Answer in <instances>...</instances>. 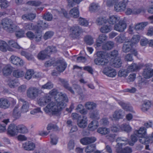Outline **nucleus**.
Listing matches in <instances>:
<instances>
[{
  "label": "nucleus",
  "mask_w": 153,
  "mask_h": 153,
  "mask_svg": "<svg viewBox=\"0 0 153 153\" xmlns=\"http://www.w3.org/2000/svg\"><path fill=\"white\" fill-rule=\"evenodd\" d=\"M122 61L119 57L114 59V66L115 67L118 68L121 66Z\"/></svg>",
  "instance_id": "4d7b16f0"
},
{
  "label": "nucleus",
  "mask_w": 153,
  "mask_h": 153,
  "mask_svg": "<svg viewBox=\"0 0 153 153\" xmlns=\"http://www.w3.org/2000/svg\"><path fill=\"white\" fill-rule=\"evenodd\" d=\"M10 60L11 62L15 65H19L22 66L24 64V62L22 59L14 55H12L11 56Z\"/></svg>",
  "instance_id": "f8f14e48"
},
{
  "label": "nucleus",
  "mask_w": 153,
  "mask_h": 153,
  "mask_svg": "<svg viewBox=\"0 0 153 153\" xmlns=\"http://www.w3.org/2000/svg\"><path fill=\"white\" fill-rule=\"evenodd\" d=\"M148 24L147 22H142L136 25L134 27L136 30H142Z\"/></svg>",
  "instance_id": "a18cd8bd"
},
{
  "label": "nucleus",
  "mask_w": 153,
  "mask_h": 153,
  "mask_svg": "<svg viewBox=\"0 0 153 153\" xmlns=\"http://www.w3.org/2000/svg\"><path fill=\"white\" fill-rule=\"evenodd\" d=\"M48 56L44 51H41L37 56L38 59L41 60H44Z\"/></svg>",
  "instance_id": "8fccbe9b"
},
{
  "label": "nucleus",
  "mask_w": 153,
  "mask_h": 153,
  "mask_svg": "<svg viewBox=\"0 0 153 153\" xmlns=\"http://www.w3.org/2000/svg\"><path fill=\"white\" fill-rule=\"evenodd\" d=\"M108 36L104 34L100 35L97 40L96 45L97 47L100 46L102 44L107 40Z\"/></svg>",
  "instance_id": "4be33fe9"
},
{
  "label": "nucleus",
  "mask_w": 153,
  "mask_h": 153,
  "mask_svg": "<svg viewBox=\"0 0 153 153\" xmlns=\"http://www.w3.org/2000/svg\"><path fill=\"white\" fill-rule=\"evenodd\" d=\"M13 76L16 78H20L24 75V72L19 69H16L13 71Z\"/></svg>",
  "instance_id": "f704fd0d"
},
{
  "label": "nucleus",
  "mask_w": 153,
  "mask_h": 153,
  "mask_svg": "<svg viewBox=\"0 0 153 153\" xmlns=\"http://www.w3.org/2000/svg\"><path fill=\"white\" fill-rule=\"evenodd\" d=\"M99 9V6L98 4L92 3L91 4L89 7L90 11L91 12L97 11Z\"/></svg>",
  "instance_id": "79ce46f5"
},
{
  "label": "nucleus",
  "mask_w": 153,
  "mask_h": 153,
  "mask_svg": "<svg viewBox=\"0 0 153 153\" xmlns=\"http://www.w3.org/2000/svg\"><path fill=\"white\" fill-rule=\"evenodd\" d=\"M126 37L124 34H120L119 36L117 37L115 40L117 42L122 43L126 39Z\"/></svg>",
  "instance_id": "49530a36"
},
{
  "label": "nucleus",
  "mask_w": 153,
  "mask_h": 153,
  "mask_svg": "<svg viewBox=\"0 0 153 153\" xmlns=\"http://www.w3.org/2000/svg\"><path fill=\"white\" fill-rule=\"evenodd\" d=\"M13 67L10 65H4L2 72L4 76H7L10 75L12 72Z\"/></svg>",
  "instance_id": "412c9836"
},
{
  "label": "nucleus",
  "mask_w": 153,
  "mask_h": 153,
  "mask_svg": "<svg viewBox=\"0 0 153 153\" xmlns=\"http://www.w3.org/2000/svg\"><path fill=\"white\" fill-rule=\"evenodd\" d=\"M10 105V101L5 98L0 99V108L7 109L9 107Z\"/></svg>",
  "instance_id": "b1692460"
},
{
  "label": "nucleus",
  "mask_w": 153,
  "mask_h": 153,
  "mask_svg": "<svg viewBox=\"0 0 153 153\" xmlns=\"http://www.w3.org/2000/svg\"><path fill=\"white\" fill-rule=\"evenodd\" d=\"M116 136L115 134H110L106 135V138L109 141L113 142L114 141Z\"/></svg>",
  "instance_id": "e2e57ef3"
},
{
  "label": "nucleus",
  "mask_w": 153,
  "mask_h": 153,
  "mask_svg": "<svg viewBox=\"0 0 153 153\" xmlns=\"http://www.w3.org/2000/svg\"><path fill=\"white\" fill-rule=\"evenodd\" d=\"M22 147L25 150L33 151L35 149L36 146L35 143H33L30 141H27L23 144Z\"/></svg>",
  "instance_id": "a211bd4d"
},
{
  "label": "nucleus",
  "mask_w": 153,
  "mask_h": 153,
  "mask_svg": "<svg viewBox=\"0 0 153 153\" xmlns=\"http://www.w3.org/2000/svg\"><path fill=\"white\" fill-rule=\"evenodd\" d=\"M59 80L65 89L68 90L71 93L73 94H74V91L73 90L72 88L70 86L67 81L64 79L61 78H59Z\"/></svg>",
  "instance_id": "393cba45"
},
{
  "label": "nucleus",
  "mask_w": 153,
  "mask_h": 153,
  "mask_svg": "<svg viewBox=\"0 0 153 153\" xmlns=\"http://www.w3.org/2000/svg\"><path fill=\"white\" fill-rule=\"evenodd\" d=\"M9 46L18 49H22V48L18 44L13 40H10L8 42Z\"/></svg>",
  "instance_id": "de8ad7c7"
},
{
  "label": "nucleus",
  "mask_w": 153,
  "mask_h": 153,
  "mask_svg": "<svg viewBox=\"0 0 153 153\" xmlns=\"http://www.w3.org/2000/svg\"><path fill=\"white\" fill-rule=\"evenodd\" d=\"M79 24L82 26H86L88 25V21L83 18H80L79 19Z\"/></svg>",
  "instance_id": "338daca9"
},
{
  "label": "nucleus",
  "mask_w": 153,
  "mask_h": 153,
  "mask_svg": "<svg viewBox=\"0 0 153 153\" xmlns=\"http://www.w3.org/2000/svg\"><path fill=\"white\" fill-rule=\"evenodd\" d=\"M43 19L48 21H51L53 19V15L51 13L48 12L42 16Z\"/></svg>",
  "instance_id": "603ef678"
},
{
  "label": "nucleus",
  "mask_w": 153,
  "mask_h": 153,
  "mask_svg": "<svg viewBox=\"0 0 153 153\" xmlns=\"http://www.w3.org/2000/svg\"><path fill=\"white\" fill-rule=\"evenodd\" d=\"M2 28L7 32L12 33L15 29V26L12 21L8 18L3 19L1 22Z\"/></svg>",
  "instance_id": "f03ea898"
},
{
  "label": "nucleus",
  "mask_w": 153,
  "mask_h": 153,
  "mask_svg": "<svg viewBox=\"0 0 153 153\" xmlns=\"http://www.w3.org/2000/svg\"><path fill=\"white\" fill-rule=\"evenodd\" d=\"M2 122L4 124H1L0 123V132H2L5 131L6 125L10 122L9 119H7L4 120Z\"/></svg>",
  "instance_id": "c03bdc74"
},
{
  "label": "nucleus",
  "mask_w": 153,
  "mask_h": 153,
  "mask_svg": "<svg viewBox=\"0 0 153 153\" xmlns=\"http://www.w3.org/2000/svg\"><path fill=\"white\" fill-rule=\"evenodd\" d=\"M38 34L35 35L33 32L30 31L26 33V35L27 37L30 39H34L36 41L38 42L41 41L42 37V36L40 33Z\"/></svg>",
  "instance_id": "9b49d317"
},
{
  "label": "nucleus",
  "mask_w": 153,
  "mask_h": 153,
  "mask_svg": "<svg viewBox=\"0 0 153 153\" xmlns=\"http://www.w3.org/2000/svg\"><path fill=\"white\" fill-rule=\"evenodd\" d=\"M52 96H55V102H51L44 108L46 113L52 112L53 114H58L66 106V102L68 99L66 94L62 92L58 93L55 89L51 90L49 92Z\"/></svg>",
  "instance_id": "f257e3e1"
},
{
  "label": "nucleus",
  "mask_w": 153,
  "mask_h": 153,
  "mask_svg": "<svg viewBox=\"0 0 153 153\" xmlns=\"http://www.w3.org/2000/svg\"><path fill=\"white\" fill-rule=\"evenodd\" d=\"M44 51L48 56V54L51 53H55L56 52V47L53 46H49Z\"/></svg>",
  "instance_id": "a19ab883"
},
{
  "label": "nucleus",
  "mask_w": 153,
  "mask_h": 153,
  "mask_svg": "<svg viewBox=\"0 0 153 153\" xmlns=\"http://www.w3.org/2000/svg\"><path fill=\"white\" fill-rule=\"evenodd\" d=\"M125 115V112L121 109H117L113 113L110 118L112 120L117 121L123 119Z\"/></svg>",
  "instance_id": "423d86ee"
},
{
  "label": "nucleus",
  "mask_w": 153,
  "mask_h": 153,
  "mask_svg": "<svg viewBox=\"0 0 153 153\" xmlns=\"http://www.w3.org/2000/svg\"><path fill=\"white\" fill-rule=\"evenodd\" d=\"M76 110L83 114H86L88 112L87 110L84 108V106L81 104H79L77 105Z\"/></svg>",
  "instance_id": "4c0bfd02"
},
{
  "label": "nucleus",
  "mask_w": 153,
  "mask_h": 153,
  "mask_svg": "<svg viewBox=\"0 0 153 153\" xmlns=\"http://www.w3.org/2000/svg\"><path fill=\"white\" fill-rule=\"evenodd\" d=\"M97 57L94 60V62L97 65H105L109 62L108 59L105 58L102 52L98 51L97 53Z\"/></svg>",
  "instance_id": "20e7f679"
},
{
  "label": "nucleus",
  "mask_w": 153,
  "mask_h": 153,
  "mask_svg": "<svg viewBox=\"0 0 153 153\" xmlns=\"http://www.w3.org/2000/svg\"><path fill=\"white\" fill-rule=\"evenodd\" d=\"M132 47L131 42L129 41L125 42L123 45L122 51L126 53L130 52L132 54L136 56L137 55V52L135 49L132 48Z\"/></svg>",
  "instance_id": "39448f33"
},
{
  "label": "nucleus",
  "mask_w": 153,
  "mask_h": 153,
  "mask_svg": "<svg viewBox=\"0 0 153 153\" xmlns=\"http://www.w3.org/2000/svg\"><path fill=\"white\" fill-rule=\"evenodd\" d=\"M96 140V138L94 137H85L81 139L80 141L84 145H87L94 143Z\"/></svg>",
  "instance_id": "4468645a"
},
{
  "label": "nucleus",
  "mask_w": 153,
  "mask_h": 153,
  "mask_svg": "<svg viewBox=\"0 0 153 153\" xmlns=\"http://www.w3.org/2000/svg\"><path fill=\"white\" fill-rule=\"evenodd\" d=\"M102 73L106 76L111 77H115L117 74L114 69L108 68H105L103 70Z\"/></svg>",
  "instance_id": "ddd939ff"
},
{
  "label": "nucleus",
  "mask_w": 153,
  "mask_h": 153,
  "mask_svg": "<svg viewBox=\"0 0 153 153\" xmlns=\"http://www.w3.org/2000/svg\"><path fill=\"white\" fill-rule=\"evenodd\" d=\"M128 70L126 69L120 70L118 73V76L120 77H125L128 75Z\"/></svg>",
  "instance_id": "13d9d810"
},
{
  "label": "nucleus",
  "mask_w": 153,
  "mask_h": 153,
  "mask_svg": "<svg viewBox=\"0 0 153 153\" xmlns=\"http://www.w3.org/2000/svg\"><path fill=\"white\" fill-rule=\"evenodd\" d=\"M18 133H26L28 131L27 128L25 126L22 125H19L17 126Z\"/></svg>",
  "instance_id": "58836bf2"
},
{
  "label": "nucleus",
  "mask_w": 153,
  "mask_h": 153,
  "mask_svg": "<svg viewBox=\"0 0 153 153\" xmlns=\"http://www.w3.org/2000/svg\"><path fill=\"white\" fill-rule=\"evenodd\" d=\"M36 25L34 26L32 23H26L24 25V27L26 30H34L36 32Z\"/></svg>",
  "instance_id": "ea45409f"
},
{
  "label": "nucleus",
  "mask_w": 153,
  "mask_h": 153,
  "mask_svg": "<svg viewBox=\"0 0 153 153\" xmlns=\"http://www.w3.org/2000/svg\"><path fill=\"white\" fill-rule=\"evenodd\" d=\"M82 29L78 26H73L70 29L69 36L73 39H79L82 33Z\"/></svg>",
  "instance_id": "7ed1b4c3"
},
{
  "label": "nucleus",
  "mask_w": 153,
  "mask_h": 153,
  "mask_svg": "<svg viewBox=\"0 0 153 153\" xmlns=\"http://www.w3.org/2000/svg\"><path fill=\"white\" fill-rule=\"evenodd\" d=\"M51 101L50 98L48 97L44 96L40 98L38 100L39 105L41 106H44L47 103Z\"/></svg>",
  "instance_id": "cd10ccee"
},
{
  "label": "nucleus",
  "mask_w": 153,
  "mask_h": 153,
  "mask_svg": "<svg viewBox=\"0 0 153 153\" xmlns=\"http://www.w3.org/2000/svg\"><path fill=\"white\" fill-rule=\"evenodd\" d=\"M98 124V123L97 121L93 120L89 124L88 127L91 130H94L97 128Z\"/></svg>",
  "instance_id": "bf43d9fd"
},
{
  "label": "nucleus",
  "mask_w": 153,
  "mask_h": 153,
  "mask_svg": "<svg viewBox=\"0 0 153 153\" xmlns=\"http://www.w3.org/2000/svg\"><path fill=\"white\" fill-rule=\"evenodd\" d=\"M118 22L115 24L114 26V29L115 30L120 32H123L126 28L127 24L125 21L123 20H120Z\"/></svg>",
  "instance_id": "0eeeda50"
},
{
  "label": "nucleus",
  "mask_w": 153,
  "mask_h": 153,
  "mask_svg": "<svg viewBox=\"0 0 153 153\" xmlns=\"http://www.w3.org/2000/svg\"><path fill=\"white\" fill-rule=\"evenodd\" d=\"M37 25H36V33H40L43 30L48 28V25L46 22L41 20H39L37 22Z\"/></svg>",
  "instance_id": "9d476101"
},
{
  "label": "nucleus",
  "mask_w": 153,
  "mask_h": 153,
  "mask_svg": "<svg viewBox=\"0 0 153 153\" xmlns=\"http://www.w3.org/2000/svg\"><path fill=\"white\" fill-rule=\"evenodd\" d=\"M34 74V71L33 70H27L25 75V78L27 80L30 79L32 76Z\"/></svg>",
  "instance_id": "864d4df0"
},
{
  "label": "nucleus",
  "mask_w": 153,
  "mask_h": 153,
  "mask_svg": "<svg viewBox=\"0 0 153 153\" xmlns=\"http://www.w3.org/2000/svg\"><path fill=\"white\" fill-rule=\"evenodd\" d=\"M152 105L151 102L149 100L143 101L141 107V109L143 112H146L149 110Z\"/></svg>",
  "instance_id": "bb28decb"
},
{
  "label": "nucleus",
  "mask_w": 153,
  "mask_h": 153,
  "mask_svg": "<svg viewBox=\"0 0 153 153\" xmlns=\"http://www.w3.org/2000/svg\"><path fill=\"white\" fill-rule=\"evenodd\" d=\"M53 87V84L51 82H48L46 84L42 86V88L43 89H51Z\"/></svg>",
  "instance_id": "774afa93"
},
{
  "label": "nucleus",
  "mask_w": 153,
  "mask_h": 153,
  "mask_svg": "<svg viewBox=\"0 0 153 153\" xmlns=\"http://www.w3.org/2000/svg\"><path fill=\"white\" fill-rule=\"evenodd\" d=\"M21 107L19 105L17 104L14 106L13 109V115L16 119L19 118L21 116Z\"/></svg>",
  "instance_id": "f3484780"
},
{
  "label": "nucleus",
  "mask_w": 153,
  "mask_h": 153,
  "mask_svg": "<svg viewBox=\"0 0 153 153\" xmlns=\"http://www.w3.org/2000/svg\"><path fill=\"white\" fill-rule=\"evenodd\" d=\"M120 19V18L116 16H110L108 20V22L111 25H114L116 24Z\"/></svg>",
  "instance_id": "e433bc0d"
},
{
  "label": "nucleus",
  "mask_w": 153,
  "mask_h": 153,
  "mask_svg": "<svg viewBox=\"0 0 153 153\" xmlns=\"http://www.w3.org/2000/svg\"><path fill=\"white\" fill-rule=\"evenodd\" d=\"M126 7V1L124 0L118 2L114 5V9L117 11H121L124 10Z\"/></svg>",
  "instance_id": "2eb2a0df"
},
{
  "label": "nucleus",
  "mask_w": 153,
  "mask_h": 153,
  "mask_svg": "<svg viewBox=\"0 0 153 153\" xmlns=\"http://www.w3.org/2000/svg\"><path fill=\"white\" fill-rule=\"evenodd\" d=\"M117 102L123 109L129 111L130 110V107H129V105L124 102L123 101L120 100H118Z\"/></svg>",
  "instance_id": "37998d69"
},
{
  "label": "nucleus",
  "mask_w": 153,
  "mask_h": 153,
  "mask_svg": "<svg viewBox=\"0 0 153 153\" xmlns=\"http://www.w3.org/2000/svg\"><path fill=\"white\" fill-rule=\"evenodd\" d=\"M19 100L20 101L23 102L22 105L21 107V112L22 113L27 112L28 111L29 108V104L28 103L21 98L19 99Z\"/></svg>",
  "instance_id": "c85d7f7f"
},
{
  "label": "nucleus",
  "mask_w": 153,
  "mask_h": 153,
  "mask_svg": "<svg viewBox=\"0 0 153 153\" xmlns=\"http://www.w3.org/2000/svg\"><path fill=\"white\" fill-rule=\"evenodd\" d=\"M59 80L65 89L68 90L71 93L73 94H74V91L73 90L72 88L70 86L67 81L64 79L61 78H59Z\"/></svg>",
  "instance_id": "a878e982"
},
{
  "label": "nucleus",
  "mask_w": 153,
  "mask_h": 153,
  "mask_svg": "<svg viewBox=\"0 0 153 153\" xmlns=\"http://www.w3.org/2000/svg\"><path fill=\"white\" fill-rule=\"evenodd\" d=\"M141 67V66L140 65L133 63L128 66V70L130 72L136 71L140 70Z\"/></svg>",
  "instance_id": "c756f323"
},
{
  "label": "nucleus",
  "mask_w": 153,
  "mask_h": 153,
  "mask_svg": "<svg viewBox=\"0 0 153 153\" xmlns=\"http://www.w3.org/2000/svg\"><path fill=\"white\" fill-rule=\"evenodd\" d=\"M67 64L62 60H58L57 61V67L56 69L58 71L60 72L63 71L66 68Z\"/></svg>",
  "instance_id": "5701e85b"
},
{
  "label": "nucleus",
  "mask_w": 153,
  "mask_h": 153,
  "mask_svg": "<svg viewBox=\"0 0 153 153\" xmlns=\"http://www.w3.org/2000/svg\"><path fill=\"white\" fill-rule=\"evenodd\" d=\"M27 4L30 5L35 7H38L41 4L40 1H30L27 2Z\"/></svg>",
  "instance_id": "052dcab7"
},
{
  "label": "nucleus",
  "mask_w": 153,
  "mask_h": 153,
  "mask_svg": "<svg viewBox=\"0 0 153 153\" xmlns=\"http://www.w3.org/2000/svg\"><path fill=\"white\" fill-rule=\"evenodd\" d=\"M142 75L146 79L151 78L153 76V69L149 67L148 65H146L145 68L143 70Z\"/></svg>",
  "instance_id": "1a4fd4ad"
},
{
  "label": "nucleus",
  "mask_w": 153,
  "mask_h": 153,
  "mask_svg": "<svg viewBox=\"0 0 153 153\" xmlns=\"http://www.w3.org/2000/svg\"><path fill=\"white\" fill-rule=\"evenodd\" d=\"M39 92L38 89L35 87H31L27 91V95L30 98L34 99L38 96Z\"/></svg>",
  "instance_id": "6e6552de"
},
{
  "label": "nucleus",
  "mask_w": 153,
  "mask_h": 153,
  "mask_svg": "<svg viewBox=\"0 0 153 153\" xmlns=\"http://www.w3.org/2000/svg\"><path fill=\"white\" fill-rule=\"evenodd\" d=\"M85 43L88 45H91L93 43L94 41L92 37L90 36H86L84 38Z\"/></svg>",
  "instance_id": "3c124183"
},
{
  "label": "nucleus",
  "mask_w": 153,
  "mask_h": 153,
  "mask_svg": "<svg viewBox=\"0 0 153 153\" xmlns=\"http://www.w3.org/2000/svg\"><path fill=\"white\" fill-rule=\"evenodd\" d=\"M140 39V36L139 35H134L130 42H131V44L133 45L138 42Z\"/></svg>",
  "instance_id": "09e8293b"
},
{
  "label": "nucleus",
  "mask_w": 153,
  "mask_h": 153,
  "mask_svg": "<svg viewBox=\"0 0 153 153\" xmlns=\"http://www.w3.org/2000/svg\"><path fill=\"white\" fill-rule=\"evenodd\" d=\"M112 27L110 25H105L102 26L100 28L101 32L102 33H107L111 30Z\"/></svg>",
  "instance_id": "c9c22d12"
},
{
  "label": "nucleus",
  "mask_w": 153,
  "mask_h": 153,
  "mask_svg": "<svg viewBox=\"0 0 153 153\" xmlns=\"http://www.w3.org/2000/svg\"><path fill=\"white\" fill-rule=\"evenodd\" d=\"M87 117L83 116L79 120L77 121V124L80 128H84L86 127L87 125Z\"/></svg>",
  "instance_id": "6ab92c4d"
},
{
  "label": "nucleus",
  "mask_w": 153,
  "mask_h": 153,
  "mask_svg": "<svg viewBox=\"0 0 153 153\" xmlns=\"http://www.w3.org/2000/svg\"><path fill=\"white\" fill-rule=\"evenodd\" d=\"M95 146L94 144H92L88 146L85 149V152L87 153H91L95 150Z\"/></svg>",
  "instance_id": "6e6d98bb"
},
{
  "label": "nucleus",
  "mask_w": 153,
  "mask_h": 153,
  "mask_svg": "<svg viewBox=\"0 0 153 153\" xmlns=\"http://www.w3.org/2000/svg\"><path fill=\"white\" fill-rule=\"evenodd\" d=\"M7 134L11 136H14L18 134L17 126L14 124H10L8 126Z\"/></svg>",
  "instance_id": "dca6fc26"
},
{
  "label": "nucleus",
  "mask_w": 153,
  "mask_h": 153,
  "mask_svg": "<svg viewBox=\"0 0 153 153\" xmlns=\"http://www.w3.org/2000/svg\"><path fill=\"white\" fill-rule=\"evenodd\" d=\"M97 132L102 135L108 134L110 132V129L105 127H100L97 129Z\"/></svg>",
  "instance_id": "2f4dec72"
},
{
  "label": "nucleus",
  "mask_w": 153,
  "mask_h": 153,
  "mask_svg": "<svg viewBox=\"0 0 153 153\" xmlns=\"http://www.w3.org/2000/svg\"><path fill=\"white\" fill-rule=\"evenodd\" d=\"M90 117L92 119H98L99 118L98 111L95 110L91 113Z\"/></svg>",
  "instance_id": "680f3d73"
},
{
  "label": "nucleus",
  "mask_w": 153,
  "mask_h": 153,
  "mask_svg": "<svg viewBox=\"0 0 153 153\" xmlns=\"http://www.w3.org/2000/svg\"><path fill=\"white\" fill-rule=\"evenodd\" d=\"M134 134L137 137H142L146 136V129L145 127H141L138 130L134 132Z\"/></svg>",
  "instance_id": "aec40b11"
},
{
  "label": "nucleus",
  "mask_w": 153,
  "mask_h": 153,
  "mask_svg": "<svg viewBox=\"0 0 153 153\" xmlns=\"http://www.w3.org/2000/svg\"><path fill=\"white\" fill-rule=\"evenodd\" d=\"M140 138L139 139V141L143 144H147L149 143V141L147 140L148 139L147 137L144 136V137H138Z\"/></svg>",
  "instance_id": "69168bd1"
},
{
  "label": "nucleus",
  "mask_w": 153,
  "mask_h": 153,
  "mask_svg": "<svg viewBox=\"0 0 153 153\" xmlns=\"http://www.w3.org/2000/svg\"><path fill=\"white\" fill-rule=\"evenodd\" d=\"M86 108L88 110H93L96 108L97 104L93 102L88 101L86 102L85 105Z\"/></svg>",
  "instance_id": "72a5a7b5"
},
{
  "label": "nucleus",
  "mask_w": 153,
  "mask_h": 153,
  "mask_svg": "<svg viewBox=\"0 0 153 153\" xmlns=\"http://www.w3.org/2000/svg\"><path fill=\"white\" fill-rule=\"evenodd\" d=\"M118 1V0H107L106 5L108 7H112L114 4H116Z\"/></svg>",
  "instance_id": "0e129e2a"
},
{
  "label": "nucleus",
  "mask_w": 153,
  "mask_h": 153,
  "mask_svg": "<svg viewBox=\"0 0 153 153\" xmlns=\"http://www.w3.org/2000/svg\"><path fill=\"white\" fill-rule=\"evenodd\" d=\"M70 16L74 18H76L79 16V12L78 9L77 7H74L69 12Z\"/></svg>",
  "instance_id": "473e14b6"
},
{
  "label": "nucleus",
  "mask_w": 153,
  "mask_h": 153,
  "mask_svg": "<svg viewBox=\"0 0 153 153\" xmlns=\"http://www.w3.org/2000/svg\"><path fill=\"white\" fill-rule=\"evenodd\" d=\"M125 145V143H118L116 146V151L118 153H122L123 148H122V145Z\"/></svg>",
  "instance_id": "5fc2aeb1"
},
{
  "label": "nucleus",
  "mask_w": 153,
  "mask_h": 153,
  "mask_svg": "<svg viewBox=\"0 0 153 153\" xmlns=\"http://www.w3.org/2000/svg\"><path fill=\"white\" fill-rule=\"evenodd\" d=\"M8 46L7 43L4 41L2 40L0 41V50L3 51L5 52L7 49L8 50L10 51H12L13 49L10 48H8Z\"/></svg>",
  "instance_id": "7c9ffc66"
}]
</instances>
